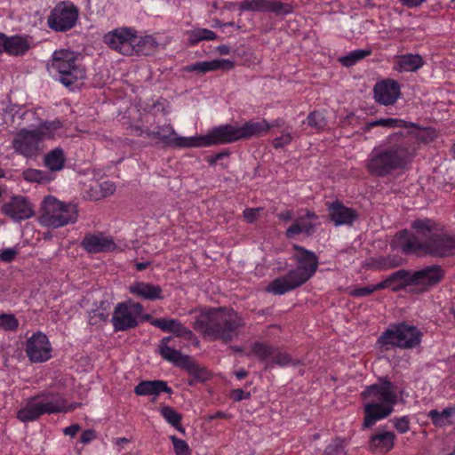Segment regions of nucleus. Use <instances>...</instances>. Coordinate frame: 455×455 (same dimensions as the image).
I'll return each instance as SVG.
<instances>
[{"label": "nucleus", "instance_id": "1", "mask_svg": "<svg viewBox=\"0 0 455 455\" xmlns=\"http://www.w3.org/2000/svg\"><path fill=\"white\" fill-rule=\"evenodd\" d=\"M416 234L403 230L392 240V247L406 254L447 257L455 254V238L433 232V222L417 220L412 223Z\"/></svg>", "mask_w": 455, "mask_h": 455}, {"label": "nucleus", "instance_id": "2", "mask_svg": "<svg viewBox=\"0 0 455 455\" xmlns=\"http://www.w3.org/2000/svg\"><path fill=\"white\" fill-rule=\"evenodd\" d=\"M411 160L408 143L402 132H396L372 148L364 167L371 176L386 177L394 171L404 169Z\"/></svg>", "mask_w": 455, "mask_h": 455}, {"label": "nucleus", "instance_id": "3", "mask_svg": "<svg viewBox=\"0 0 455 455\" xmlns=\"http://www.w3.org/2000/svg\"><path fill=\"white\" fill-rule=\"evenodd\" d=\"M245 324L243 317L233 309L225 307L201 310L194 328L212 339L229 342L240 333Z\"/></svg>", "mask_w": 455, "mask_h": 455}, {"label": "nucleus", "instance_id": "4", "mask_svg": "<svg viewBox=\"0 0 455 455\" xmlns=\"http://www.w3.org/2000/svg\"><path fill=\"white\" fill-rule=\"evenodd\" d=\"M365 399L364 427H371L377 421L389 416L397 403V387L387 379L366 387L363 392Z\"/></svg>", "mask_w": 455, "mask_h": 455}, {"label": "nucleus", "instance_id": "5", "mask_svg": "<svg viewBox=\"0 0 455 455\" xmlns=\"http://www.w3.org/2000/svg\"><path fill=\"white\" fill-rule=\"evenodd\" d=\"M297 253L294 258L297 267L288 272L284 276L273 280L267 287V291L275 295H283L292 291L310 279L318 267L315 254L300 246H294Z\"/></svg>", "mask_w": 455, "mask_h": 455}, {"label": "nucleus", "instance_id": "6", "mask_svg": "<svg viewBox=\"0 0 455 455\" xmlns=\"http://www.w3.org/2000/svg\"><path fill=\"white\" fill-rule=\"evenodd\" d=\"M62 123L59 120L41 123L33 129L23 128L18 131L12 146L15 153L26 158H34L43 150V142L60 135Z\"/></svg>", "mask_w": 455, "mask_h": 455}, {"label": "nucleus", "instance_id": "7", "mask_svg": "<svg viewBox=\"0 0 455 455\" xmlns=\"http://www.w3.org/2000/svg\"><path fill=\"white\" fill-rule=\"evenodd\" d=\"M283 124V119H276L269 124L267 120H250L241 126L224 124L214 127L208 133L209 147L220 144H229L241 140H248L252 137L262 136L273 127H281Z\"/></svg>", "mask_w": 455, "mask_h": 455}, {"label": "nucleus", "instance_id": "8", "mask_svg": "<svg viewBox=\"0 0 455 455\" xmlns=\"http://www.w3.org/2000/svg\"><path fill=\"white\" fill-rule=\"evenodd\" d=\"M103 42L109 48L125 56L138 53L148 54L145 52L146 47H156L153 37L146 36L140 39L135 29L125 27L113 29L105 34Z\"/></svg>", "mask_w": 455, "mask_h": 455}, {"label": "nucleus", "instance_id": "9", "mask_svg": "<svg viewBox=\"0 0 455 455\" xmlns=\"http://www.w3.org/2000/svg\"><path fill=\"white\" fill-rule=\"evenodd\" d=\"M48 70L66 87L78 84L86 76L84 67L77 63L76 53L68 50L55 51Z\"/></svg>", "mask_w": 455, "mask_h": 455}, {"label": "nucleus", "instance_id": "10", "mask_svg": "<svg viewBox=\"0 0 455 455\" xmlns=\"http://www.w3.org/2000/svg\"><path fill=\"white\" fill-rule=\"evenodd\" d=\"M75 406H67L64 398L54 393H42L31 397L25 406L17 412V418L22 422L37 419L44 414H52L71 411Z\"/></svg>", "mask_w": 455, "mask_h": 455}, {"label": "nucleus", "instance_id": "11", "mask_svg": "<svg viewBox=\"0 0 455 455\" xmlns=\"http://www.w3.org/2000/svg\"><path fill=\"white\" fill-rule=\"evenodd\" d=\"M422 333L415 326L401 323L390 325L379 337L377 344L382 351L395 347L411 349L419 346Z\"/></svg>", "mask_w": 455, "mask_h": 455}, {"label": "nucleus", "instance_id": "12", "mask_svg": "<svg viewBox=\"0 0 455 455\" xmlns=\"http://www.w3.org/2000/svg\"><path fill=\"white\" fill-rule=\"evenodd\" d=\"M78 211L76 204L46 196L43 201V213L40 222L43 226L58 228L77 220Z\"/></svg>", "mask_w": 455, "mask_h": 455}, {"label": "nucleus", "instance_id": "13", "mask_svg": "<svg viewBox=\"0 0 455 455\" xmlns=\"http://www.w3.org/2000/svg\"><path fill=\"white\" fill-rule=\"evenodd\" d=\"M146 135L160 140L164 145L173 148H204L209 147L208 134L204 136H180L173 126L168 123L157 126L156 130H147Z\"/></svg>", "mask_w": 455, "mask_h": 455}, {"label": "nucleus", "instance_id": "14", "mask_svg": "<svg viewBox=\"0 0 455 455\" xmlns=\"http://www.w3.org/2000/svg\"><path fill=\"white\" fill-rule=\"evenodd\" d=\"M143 313V306L128 300L118 303L112 315V324L116 331H124L135 328Z\"/></svg>", "mask_w": 455, "mask_h": 455}, {"label": "nucleus", "instance_id": "15", "mask_svg": "<svg viewBox=\"0 0 455 455\" xmlns=\"http://www.w3.org/2000/svg\"><path fill=\"white\" fill-rule=\"evenodd\" d=\"M171 340V337H164L161 339L159 344V354L161 356L164 360L186 370L190 375L197 379H204L205 370L196 364L188 355H185L171 347L168 345Z\"/></svg>", "mask_w": 455, "mask_h": 455}, {"label": "nucleus", "instance_id": "16", "mask_svg": "<svg viewBox=\"0 0 455 455\" xmlns=\"http://www.w3.org/2000/svg\"><path fill=\"white\" fill-rule=\"evenodd\" d=\"M77 19L78 8L70 2H60L52 10L47 24L55 31H66L75 26Z\"/></svg>", "mask_w": 455, "mask_h": 455}, {"label": "nucleus", "instance_id": "17", "mask_svg": "<svg viewBox=\"0 0 455 455\" xmlns=\"http://www.w3.org/2000/svg\"><path fill=\"white\" fill-rule=\"evenodd\" d=\"M25 351L29 361L37 363L50 360L52 348L48 337L38 331L28 339Z\"/></svg>", "mask_w": 455, "mask_h": 455}, {"label": "nucleus", "instance_id": "18", "mask_svg": "<svg viewBox=\"0 0 455 455\" xmlns=\"http://www.w3.org/2000/svg\"><path fill=\"white\" fill-rule=\"evenodd\" d=\"M444 272L441 267L434 265L423 269L411 272V286H415L419 291H427L437 284L443 277Z\"/></svg>", "mask_w": 455, "mask_h": 455}, {"label": "nucleus", "instance_id": "19", "mask_svg": "<svg viewBox=\"0 0 455 455\" xmlns=\"http://www.w3.org/2000/svg\"><path fill=\"white\" fill-rule=\"evenodd\" d=\"M2 212L14 221H21L31 218L35 212L31 203L22 196H12L2 205Z\"/></svg>", "mask_w": 455, "mask_h": 455}, {"label": "nucleus", "instance_id": "20", "mask_svg": "<svg viewBox=\"0 0 455 455\" xmlns=\"http://www.w3.org/2000/svg\"><path fill=\"white\" fill-rule=\"evenodd\" d=\"M401 96L399 84L392 79L376 83L373 88V97L376 102L384 106L394 105Z\"/></svg>", "mask_w": 455, "mask_h": 455}, {"label": "nucleus", "instance_id": "21", "mask_svg": "<svg viewBox=\"0 0 455 455\" xmlns=\"http://www.w3.org/2000/svg\"><path fill=\"white\" fill-rule=\"evenodd\" d=\"M81 244L90 253L112 251L116 247L113 238L102 233L86 235Z\"/></svg>", "mask_w": 455, "mask_h": 455}, {"label": "nucleus", "instance_id": "22", "mask_svg": "<svg viewBox=\"0 0 455 455\" xmlns=\"http://www.w3.org/2000/svg\"><path fill=\"white\" fill-rule=\"evenodd\" d=\"M151 324L164 331L172 332L175 336L184 338L187 340H192L195 338L193 331L176 319L156 318L151 321Z\"/></svg>", "mask_w": 455, "mask_h": 455}, {"label": "nucleus", "instance_id": "23", "mask_svg": "<svg viewBox=\"0 0 455 455\" xmlns=\"http://www.w3.org/2000/svg\"><path fill=\"white\" fill-rule=\"evenodd\" d=\"M395 435L391 431L379 428L370 438L369 448L379 453H387L395 446Z\"/></svg>", "mask_w": 455, "mask_h": 455}, {"label": "nucleus", "instance_id": "24", "mask_svg": "<svg viewBox=\"0 0 455 455\" xmlns=\"http://www.w3.org/2000/svg\"><path fill=\"white\" fill-rule=\"evenodd\" d=\"M235 68V63L232 60L225 59H215L212 60L200 61L192 65L187 66L185 71L187 72H197L199 74H204L207 72L216 70L228 71Z\"/></svg>", "mask_w": 455, "mask_h": 455}, {"label": "nucleus", "instance_id": "25", "mask_svg": "<svg viewBox=\"0 0 455 455\" xmlns=\"http://www.w3.org/2000/svg\"><path fill=\"white\" fill-rule=\"evenodd\" d=\"M129 291L132 295L147 300H156L163 298L161 286L151 283L134 282L129 286Z\"/></svg>", "mask_w": 455, "mask_h": 455}, {"label": "nucleus", "instance_id": "26", "mask_svg": "<svg viewBox=\"0 0 455 455\" xmlns=\"http://www.w3.org/2000/svg\"><path fill=\"white\" fill-rule=\"evenodd\" d=\"M328 211L331 220L336 226L352 225L357 218L355 211L338 202L331 204Z\"/></svg>", "mask_w": 455, "mask_h": 455}, {"label": "nucleus", "instance_id": "27", "mask_svg": "<svg viewBox=\"0 0 455 455\" xmlns=\"http://www.w3.org/2000/svg\"><path fill=\"white\" fill-rule=\"evenodd\" d=\"M165 392L168 394L172 393L171 387H168L167 383L164 380H145L140 382L134 388V393L137 395H158L159 394Z\"/></svg>", "mask_w": 455, "mask_h": 455}, {"label": "nucleus", "instance_id": "28", "mask_svg": "<svg viewBox=\"0 0 455 455\" xmlns=\"http://www.w3.org/2000/svg\"><path fill=\"white\" fill-rule=\"evenodd\" d=\"M411 272L406 270H398L385 280L379 282L381 289H390L394 291H399L406 286H411Z\"/></svg>", "mask_w": 455, "mask_h": 455}, {"label": "nucleus", "instance_id": "29", "mask_svg": "<svg viewBox=\"0 0 455 455\" xmlns=\"http://www.w3.org/2000/svg\"><path fill=\"white\" fill-rule=\"evenodd\" d=\"M427 417L436 427H444L455 424V405L448 406L442 411L431 410L428 411Z\"/></svg>", "mask_w": 455, "mask_h": 455}, {"label": "nucleus", "instance_id": "30", "mask_svg": "<svg viewBox=\"0 0 455 455\" xmlns=\"http://www.w3.org/2000/svg\"><path fill=\"white\" fill-rule=\"evenodd\" d=\"M423 66V60L418 54H405L398 57L395 69L399 72L416 71Z\"/></svg>", "mask_w": 455, "mask_h": 455}, {"label": "nucleus", "instance_id": "31", "mask_svg": "<svg viewBox=\"0 0 455 455\" xmlns=\"http://www.w3.org/2000/svg\"><path fill=\"white\" fill-rule=\"evenodd\" d=\"M30 44L20 36H6L4 52L10 55H22L28 51Z\"/></svg>", "mask_w": 455, "mask_h": 455}, {"label": "nucleus", "instance_id": "32", "mask_svg": "<svg viewBox=\"0 0 455 455\" xmlns=\"http://www.w3.org/2000/svg\"><path fill=\"white\" fill-rule=\"evenodd\" d=\"M66 157L60 148H56L48 152L44 156V165L51 172H59L64 168Z\"/></svg>", "mask_w": 455, "mask_h": 455}, {"label": "nucleus", "instance_id": "33", "mask_svg": "<svg viewBox=\"0 0 455 455\" xmlns=\"http://www.w3.org/2000/svg\"><path fill=\"white\" fill-rule=\"evenodd\" d=\"M188 40L191 45H196L201 41H213L217 39V35L207 28H196L188 31Z\"/></svg>", "mask_w": 455, "mask_h": 455}, {"label": "nucleus", "instance_id": "34", "mask_svg": "<svg viewBox=\"0 0 455 455\" xmlns=\"http://www.w3.org/2000/svg\"><path fill=\"white\" fill-rule=\"evenodd\" d=\"M371 54V51L370 49H357L349 52L345 56L340 57L339 60L343 66L351 67Z\"/></svg>", "mask_w": 455, "mask_h": 455}, {"label": "nucleus", "instance_id": "35", "mask_svg": "<svg viewBox=\"0 0 455 455\" xmlns=\"http://www.w3.org/2000/svg\"><path fill=\"white\" fill-rule=\"evenodd\" d=\"M160 414L163 418L178 431L184 432V428L180 425L181 415L170 406H164L160 408Z\"/></svg>", "mask_w": 455, "mask_h": 455}, {"label": "nucleus", "instance_id": "36", "mask_svg": "<svg viewBox=\"0 0 455 455\" xmlns=\"http://www.w3.org/2000/svg\"><path fill=\"white\" fill-rule=\"evenodd\" d=\"M375 126H383V127H409L407 123L404 120L397 119V118H380L370 123H367L363 127L364 132H369L371 128Z\"/></svg>", "mask_w": 455, "mask_h": 455}, {"label": "nucleus", "instance_id": "37", "mask_svg": "<svg viewBox=\"0 0 455 455\" xmlns=\"http://www.w3.org/2000/svg\"><path fill=\"white\" fill-rule=\"evenodd\" d=\"M271 0H244L240 4L242 11L269 12Z\"/></svg>", "mask_w": 455, "mask_h": 455}, {"label": "nucleus", "instance_id": "38", "mask_svg": "<svg viewBox=\"0 0 455 455\" xmlns=\"http://www.w3.org/2000/svg\"><path fill=\"white\" fill-rule=\"evenodd\" d=\"M22 176L29 182L46 183L51 180L47 172L37 169H28L23 172Z\"/></svg>", "mask_w": 455, "mask_h": 455}, {"label": "nucleus", "instance_id": "39", "mask_svg": "<svg viewBox=\"0 0 455 455\" xmlns=\"http://www.w3.org/2000/svg\"><path fill=\"white\" fill-rule=\"evenodd\" d=\"M313 229V225L304 221L303 218L297 220L287 230L286 235L289 238L293 237L300 233L309 234Z\"/></svg>", "mask_w": 455, "mask_h": 455}, {"label": "nucleus", "instance_id": "40", "mask_svg": "<svg viewBox=\"0 0 455 455\" xmlns=\"http://www.w3.org/2000/svg\"><path fill=\"white\" fill-rule=\"evenodd\" d=\"M307 124L316 130H322L326 126V120L319 111L311 112L307 118Z\"/></svg>", "mask_w": 455, "mask_h": 455}, {"label": "nucleus", "instance_id": "41", "mask_svg": "<svg viewBox=\"0 0 455 455\" xmlns=\"http://www.w3.org/2000/svg\"><path fill=\"white\" fill-rule=\"evenodd\" d=\"M293 12V7L291 4L283 3L280 1L271 0L269 12L275 15H287Z\"/></svg>", "mask_w": 455, "mask_h": 455}, {"label": "nucleus", "instance_id": "42", "mask_svg": "<svg viewBox=\"0 0 455 455\" xmlns=\"http://www.w3.org/2000/svg\"><path fill=\"white\" fill-rule=\"evenodd\" d=\"M19 326V322L13 315H0V328L5 331H15Z\"/></svg>", "mask_w": 455, "mask_h": 455}, {"label": "nucleus", "instance_id": "43", "mask_svg": "<svg viewBox=\"0 0 455 455\" xmlns=\"http://www.w3.org/2000/svg\"><path fill=\"white\" fill-rule=\"evenodd\" d=\"M170 439L173 444V449L176 455H189L190 448L187 442L182 439L178 438L175 435H171Z\"/></svg>", "mask_w": 455, "mask_h": 455}, {"label": "nucleus", "instance_id": "44", "mask_svg": "<svg viewBox=\"0 0 455 455\" xmlns=\"http://www.w3.org/2000/svg\"><path fill=\"white\" fill-rule=\"evenodd\" d=\"M345 444L341 439H334L325 449V455H346Z\"/></svg>", "mask_w": 455, "mask_h": 455}, {"label": "nucleus", "instance_id": "45", "mask_svg": "<svg viewBox=\"0 0 455 455\" xmlns=\"http://www.w3.org/2000/svg\"><path fill=\"white\" fill-rule=\"evenodd\" d=\"M252 353L260 359H267L273 355L274 350L264 343H255L252 347Z\"/></svg>", "mask_w": 455, "mask_h": 455}, {"label": "nucleus", "instance_id": "46", "mask_svg": "<svg viewBox=\"0 0 455 455\" xmlns=\"http://www.w3.org/2000/svg\"><path fill=\"white\" fill-rule=\"evenodd\" d=\"M395 428L400 434H405L410 430V419L408 416L395 417L392 419Z\"/></svg>", "mask_w": 455, "mask_h": 455}, {"label": "nucleus", "instance_id": "47", "mask_svg": "<svg viewBox=\"0 0 455 455\" xmlns=\"http://www.w3.org/2000/svg\"><path fill=\"white\" fill-rule=\"evenodd\" d=\"M379 290L382 289L380 287L379 283H378L375 284L367 285L365 287L355 289L350 292V294L354 297H365Z\"/></svg>", "mask_w": 455, "mask_h": 455}, {"label": "nucleus", "instance_id": "48", "mask_svg": "<svg viewBox=\"0 0 455 455\" xmlns=\"http://www.w3.org/2000/svg\"><path fill=\"white\" fill-rule=\"evenodd\" d=\"M292 140L291 133L288 131H283L281 135L275 138L272 145L275 148H282L289 145Z\"/></svg>", "mask_w": 455, "mask_h": 455}, {"label": "nucleus", "instance_id": "49", "mask_svg": "<svg viewBox=\"0 0 455 455\" xmlns=\"http://www.w3.org/2000/svg\"><path fill=\"white\" fill-rule=\"evenodd\" d=\"M260 210V208H246L243 212L244 220L248 223L254 222L257 220Z\"/></svg>", "mask_w": 455, "mask_h": 455}, {"label": "nucleus", "instance_id": "50", "mask_svg": "<svg viewBox=\"0 0 455 455\" xmlns=\"http://www.w3.org/2000/svg\"><path fill=\"white\" fill-rule=\"evenodd\" d=\"M230 397L235 401V402H240L242 400H246V399H249L251 397V393L250 392H246V391H243V389L241 388H236V389H233L230 393Z\"/></svg>", "mask_w": 455, "mask_h": 455}, {"label": "nucleus", "instance_id": "51", "mask_svg": "<svg viewBox=\"0 0 455 455\" xmlns=\"http://www.w3.org/2000/svg\"><path fill=\"white\" fill-rule=\"evenodd\" d=\"M102 196H108L116 191V186L111 181H103L100 185Z\"/></svg>", "mask_w": 455, "mask_h": 455}, {"label": "nucleus", "instance_id": "52", "mask_svg": "<svg viewBox=\"0 0 455 455\" xmlns=\"http://www.w3.org/2000/svg\"><path fill=\"white\" fill-rule=\"evenodd\" d=\"M275 362L281 366H285L291 363L292 360L287 353L279 352L275 355Z\"/></svg>", "mask_w": 455, "mask_h": 455}, {"label": "nucleus", "instance_id": "53", "mask_svg": "<svg viewBox=\"0 0 455 455\" xmlns=\"http://www.w3.org/2000/svg\"><path fill=\"white\" fill-rule=\"evenodd\" d=\"M16 254L17 251L15 249L8 248L0 253V259L4 262H11L14 259Z\"/></svg>", "mask_w": 455, "mask_h": 455}, {"label": "nucleus", "instance_id": "54", "mask_svg": "<svg viewBox=\"0 0 455 455\" xmlns=\"http://www.w3.org/2000/svg\"><path fill=\"white\" fill-rule=\"evenodd\" d=\"M96 435L95 432L92 429L85 430L81 435V443L84 444H87L91 443L93 439H95Z\"/></svg>", "mask_w": 455, "mask_h": 455}, {"label": "nucleus", "instance_id": "55", "mask_svg": "<svg viewBox=\"0 0 455 455\" xmlns=\"http://www.w3.org/2000/svg\"><path fill=\"white\" fill-rule=\"evenodd\" d=\"M80 427L77 424L71 425L69 427H67L64 428L63 433L66 435H69L71 437H74L77 432L79 431Z\"/></svg>", "mask_w": 455, "mask_h": 455}, {"label": "nucleus", "instance_id": "56", "mask_svg": "<svg viewBox=\"0 0 455 455\" xmlns=\"http://www.w3.org/2000/svg\"><path fill=\"white\" fill-rule=\"evenodd\" d=\"M426 0H401L402 4L409 8L421 5Z\"/></svg>", "mask_w": 455, "mask_h": 455}, {"label": "nucleus", "instance_id": "57", "mask_svg": "<svg viewBox=\"0 0 455 455\" xmlns=\"http://www.w3.org/2000/svg\"><path fill=\"white\" fill-rule=\"evenodd\" d=\"M228 154L227 153H219L215 156H212L211 157H209L208 159V163L211 164V165H214L216 164V163L221 159L223 156H227Z\"/></svg>", "mask_w": 455, "mask_h": 455}, {"label": "nucleus", "instance_id": "58", "mask_svg": "<svg viewBox=\"0 0 455 455\" xmlns=\"http://www.w3.org/2000/svg\"><path fill=\"white\" fill-rule=\"evenodd\" d=\"M278 218L284 221H289L292 218V212L291 211L282 212L278 214Z\"/></svg>", "mask_w": 455, "mask_h": 455}, {"label": "nucleus", "instance_id": "59", "mask_svg": "<svg viewBox=\"0 0 455 455\" xmlns=\"http://www.w3.org/2000/svg\"><path fill=\"white\" fill-rule=\"evenodd\" d=\"M5 41L6 36L3 33H0V53L4 52Z\"/></svg>", "mask_w": 455, "mask_h": 455}, {"label": "nucleus", "instance_id": "60", "mask_svg": "<svg viewBox=\"0 0 455 455\" xmlns=\"http://www.w3.org/2000/svg\"><path fill=\"white\" fill-rule=\"evenodd\" d=\"M235 375L238 379H243L247 376V371L242 369V370L237 371L235 373Z\"/></svg>", "mask_w": 455, "mask_h": 455}, {"label": "nucleus", "instance_id": "61", "mask_svg": "<svg viewBox=\"0 0 455 455\" xmlns=\"http://www.w3.org/2000/svg\"><path fill=\"white\" fill-rule=\"evenodd\" d=\"M218 51L220 54H228L230 52V49L227 45H220L218 47Z\"/></svg>", "mask_w": 455, "mask_h": 455}, {"label": "nucleus", "instance_id": "62", "mask_svg": "<svg viewBox=\"0 0 455 455\" xmlns=\"http://www.w3.org/2000/svg\"><path fill=\"white\" fill-rule=\"evenodd\" d=\"M149 265V262H139L136 264V268L138 271L144 270L147 268Z\"/></svg>", "mask_w": 455, "mask_h": 455}, {"label": "nucleus", "instance_id": "63", "mask_svg": "<svg viewBox=\"0 0 455 455\" xmlns=\"http://www.w3.org/2000/svg\"><path fill=\"white\" fill-rule=\"evenodd\" d=\"M306 217L310 220H315L317 218L316 215L313 212H310V211H307Z\"/></svg>", "mask_w": 455, "mask_h": 455}, {"label": "nucleus", "instance_id": "64", "mask_svg": "<svg viewBox=\"0 0 455 455\" xmlns=\"http://www.w3.org/2000/svg\"><path fill=\"white\" fill-rule=\"evenodd\" d=\"M222 25H223V24H222V23H221V21H220V20H216L214 21V27H221Z\"/></svg>", "mask_w": 455, "mask_h": 455}]
</instances>
